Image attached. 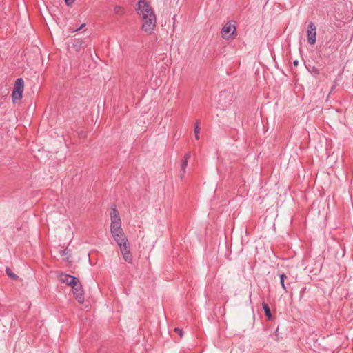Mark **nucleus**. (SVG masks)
<instances>
[{"label":"nucleus","mask_w":353,"mask_h":353,"mask_svg":"<svg viewBox=\"0 0 353 353\" xmlns=\"http://www.w3.org/2000/svg\"><path fill=\"white\" fill-rule=\"evenodd\" d=\"M85 26V23H83L79 28L75 29L73 32H76V31H78L79 30H81L83 27H84Z\"/></svg>","instance_id":"4be33fe9"},{"label":"nucleus","mask_w":353,"mask_h":353,"mask_svg":"<svg viewBox=\"0 0 353 353\" xmlns=\"http://www.w3.org/2000/svg\"><path fill=\"white\" fill-rule=\"evenodd\" d=\"M110 216L111 223H118L121 222L119 211L117 210L116 205L114 204L112 205L111 207Z\"/></svg>","instance_id":"1a4fd4ad"},{"label":"nucleus","mask_w":353,"mask_h":353,"mask_svg":"<svg viewBox=\"0 0 353 353\" xmlns=\"http://www.w3.org/2000/svg\"><path fill=\"white\" fill-rule=\"evenodd\" d=\"M194 135H195L196 139H199V133L196 132V133H194Z\"/></svg>","instance_id":"b1692460"},{"label":"nucleus","mask_w":353,"mask_h":353,"mask_svg":"<svg viewBox=\"0 0 353 353\" xmlns=\"http://www.w3.org/2000/svg\"><path fill=\"white\" fill-rule=\"evenodd\" d=\"M279 275L280 277L281 285L282 288L283 289V290L285 291V292H287L288 290H287V288L285 284V279H287V276L284 273H279Z\"/></svg>","instance_id":"9b49d317"},{"label":"nucleus","mask_w":353,"mask_h":353,"mask_svg":"<svg viewBox=\"0 0 353 353\" xmlns=\"http://www.w3.org/2000/svg\"><path fill=\"white\" fill-rule=\"evenodd\" d=\"M236 27L230 21L227 22L222 28L221 37L224 39H229L236 32Z\"/></svg>","instance_id":"20e7f679"},{"label":"nucleus","mask_w":353,"mask_h":353,"mask_svg":"<svg viewBox=\"0 0 353 353\" xmlns=\"http://www.w3.org/2000/svg\"><path fill=\"white\" fill-rule=\"evenodd\" d=\"M75 0H65V3L67 6H71Z\"/></svg>","instance_id":"6ab92c4d"},{"label":"nucleus","mask_w":353,"mask_h":353,"mask_svg":"<svg viewBox=\"0 0 353 353\" xmlns=\"http://www.w3.org/2000/svg\"><path fill=\"white\" fill-rule=\"evenodd\" d=\"M24 88V81L22 78H18L15 81L14 89L12 93V101L15 103L16 100H20L22 98Z\"/></svg>","instance_id":"7ed1b4c3"},{"label":"nucleus","mask_w":353,"mask_h":353,"mask_svg":"<svg viewBox=\"0 0 353 353\" xmlns=\"http://www.w3.org/2000/svg\"><path fill=\"white\" fill-rule=\"evenodd\" d=\"M311 72H312V74H316V75L319 74V69H318L316 67H315V66H313V67L312 68Z\"/></svg>","instance_id":"a211bd4d"},{"label":"nucleus","mask_w":353,"mask_h":353,"mask_svg":"<svg viewBox=\"0 0 353 353\" xmlns=\"http://www.w3.org/2000/svg\"><path fill=\"white\" fill-rule=\"evenodd\" d=\"M72 288L73 290V294L77 301L80 303H83L85 300L84 292L80 281H79V283H77V286H74V288Z\"/></svg>","instance_id":"0eeeda50"},{"label":"nucleus","mask_w":353,"mask_h":353,"mask_svg":"<svg viewBox=\"0 0 353 353\" xmlns=\"http://www.w3.org/2000/svg\"><path fill=\"white\" fill-rule=\"evenodd\" d=\"M68 253V249H65L62 251L60 252V254L61 256H64V255H67Z\"/></svg>","instance_id":"412c9836"},{"label":"nucleus","mask_w":353,"mask_h":353,"mask_svg":"<svg viewBox=\"0 0 353 353\" xmlns=\"http://www.w3.org/2000/svg\"><path fill=\"white\" fill-rule=\"evenodd\" d=\"M137 10L143 21L142 30L149 34H152L156 26L157 19L151 6L145 0H139Z\"/></svg>","instance_id":"f257e3e1"},{"label":"nucleus","mask_w":353,"mask_h":353,"mask_svg":"<svg viewBox=\"0 0 353 353\" xmlns=\"http://www.w3.org/2000/svg\"><path fill=\"white\" fill-rule=\"evenodd\" d=\"M174 332L175 333H176L178 335L180 336V337H182L183 335V331L182 329L181 328H179V327H176L174 328Z\"/></svg>","instance_id":"dca6fc26"},{"label":"nucleus","mask_w":353,"mask_h":353,"mask_svg":"<svg viewBox=\"0 0 353 353\" xmlns=\"http://www.w3.org/2000/svg\"><path fill=\"white\" fill-rule=\"evenodd\" d=\"M114 13L118 15H123L125 12V9L120 6H116L114 8Z\"/></svg>","instance_id":"4468645a"},{"label":"nucleus","mask_w":353,"mask_h":353,"mask_svg":"<svg viewBox=\"0 0 353 353\" xmlns=\"http://www.w3.org/2000/svg\"><path fill=\"white\" fill-rule=\"evenodd\" d=\"M221 105H222V107H223V108H224L225 106H226L225 105H223V104H222Z\"/></svg>","instance_id":"393cba45"},{"label":"nucleus","mask_w":353,"mask_h":353,"mask_svg":"<svg viewBox=\"0 0 353 353\" xmlns=\"http://www.w3.org/2000/svg\"><path fill=\"white\" fill-rule=\"evenodd\" d=\"M194 133H200L199 122L196 121L194 125Z\"/></svg>","instance_id":"f3484780"},{"label":"nucleus","mask_w":353,"mask_h":353,"mask_svg":"<svg viewBox=\"0 0 353 353\" xmlns=\"http://www.w3.org/2000/svg\"><path fill=\"white\" fill-rule=\"evenodd\" d=\"M6 274L12 279L14 280V281H17L19 279V276L14 274V272H12V271L11 270V269L8 267H6Z\"/></svg>","instance_id":"f8f14e48"},{"label":"nucleus","mask_w":353,"mask_h":353,"mask_svg":"<svg viewBox=\"0 0 353 353\" xmlns=\"http://www.w3.org/2000/svg\"><path fill=\"white\" fill-rule=\"evenodd\" d=\"M188 161L186 159H183L181 165V178H182L185 173V169L188 166Z\"/></svg>","instance_id":"ddd939ff"},{"label":"nucleus","mask_w":353,"mask_h":353,"mask_svg":"<svg viewBox=\"0 0 353 353\" xmlns=\"http://www.w3.org/2000/svg\"><path fill=\"white\" fill-rule=\"evenodd\" d=\"M191 157V154L190 152L185 153V154L184 155V157H183V159H186V160H189V159Z\"/></svg>","instance_id":"aec40b11"},{"label":"nucleus","mask_w":353,"mask_h":353,"mask_svg":"<svg viewBox=\"0 0 353 353\" xmlns=\"http://www.w3.org/2000/svg\"><path fill=\"white\" fill-rule=\"evenodd\" d=\"M110 232L112 237L125 234L123 229L121 228V222L118 223H110Z\"/></svg>","instance_id":"6e6552de"},{"label":"nucleus","mask_w":353,"mask_h":353,"mask_svg":"<svg viewBox=\"0 0 353 353\" xmlns=\"http://www.w3.org/2000/svg\"><path fill=\"white\" fill-rule=\"evenodd\" d=\"M219 97V103L221 104V99H225L227 97H230V94L228 91L223 90L220 92Z\"/></svg>","instance_id":"2eb2a0df"},{"label":"nucleus","mask_w":353,"mask_h":353,"mask_svg":"<svg viewBox=\"0 0 353 353\" xmlns=\"http://www.w3.org/2000/svg\"><path fill=\"white\" fill-rule=\"evenodd\" d=\"M299 65V61L298 60H295L293 61V65L294 66H297Z\"/></svg>","instance_id":"5701e85b"},{"label":"nucleus","mask_w":353,"mask_h":353,"mask_svg":"<svg viewBox=\"0 0 353 353\" xmlns=\"http://www.w3.org/2000/svg\"><path fill=\"white\" fill-rule=\"evenodd\" d=\"M59 279L61 283H65L72 288L77 286V283L79 281L78 278L65 273H61L60 274Z\"/></svg>","instance_id":"39448f33"},{"label":"nucleus","mask_w":353,"mask_h":353,"mask_svg":"<svg viewBox=\"0 0 353 353\" xmlns=\"http://www.w3.org/2000/svg\"><path fill=\"white\" fill-rule=\"evenodd\" d=\"M262 307H263V309L264 310V313H265V315L267 317V319L269 321H272L273 320V316L272 315L271 310H270V308L269 305L267 303H265V302H263L262 303Z\"/></svg>","instance_id":"9d476101"},{"label":"nucleus","mask_w":353,"mask_h":353,"mask_svg":"<svg viewBox=\"0 0 353 353\" xmlns=\"http://www.w3.org/2000/svg\"><path fill=\"white\" fill-rule=\"evenodd\" d=\"M307 42L312 46L316 41V28L313 22L308 24V30L307 32Z\"/></svg>","instance_id":"423d86ee"},{"label":"nucleus","mask_w":353,"mask_h":353,"mask_svg":"<svg viewBox=\"0 0 353 353\" xmlns=\"http://www.w3.org/2000/svg\"><path fill=\"white\" fill-rule=\"evenodd\" d=\"M113 238L120 248L123 259L126 262L131 263L132 262V256L130 250V243L125 234L118 235V236H115Z\"/></svg>","instance_id":"f03ea898"}]
</instances>
